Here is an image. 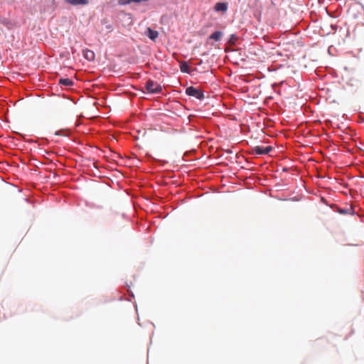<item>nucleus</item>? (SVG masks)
Wrapping results in <instances>:
<instances>
[{
	"label": "nucleus",
	"mask_w": 364,
	"mask_h": 364,
	"mask_svg": "<svg viewBox=\"0 0 364 364\" xmlns=\"http://www.w3.org/2000/svg\"><path fill=\"white\" fill-rule=\"evenodd\" d=\"M241 93L245 95L243 97H242V100H244L245 102L250 105L257 104L256 100L259 97V95H257L255 92H252L253 95L250 96V95L247 94V92Z\"/></svg>",
	"instance_id": "1"
},
{
	"label": "nucleus",
	"mask_w": 364,
	"mask_h": 364,
	"mask_svg": "<svg viewBox=\"0 0 364 364\" xmlns=\"http://www.w3.org/2000/svg\"><path fill=\"white\" fill-rule=\"evenodd\" d=\"M272 150V147L271 146H268L266 147L256 146L253 148V152L257 155L267 154Z\"/></svg>",
	"instance_id": "2"
},
{
	"label": "nucleus",
	"mask_w": 364,
	"mask_h": 364,
	"mask_svg": "<svg viewBox=\"0 0 364 364\" xmlns=\"http://www.w3.org/2000/svg\"><path fill=\"white\" fill-rule=\"evenodd\" d=\"M228 3L218 2L215 4L214 9L216 11L225 12L228 10Z\"/></svg>",
	"instance_id": "3"
},
{
	"label": "nucleus",
	"mask_w": 364,
	"mask_h": 364,
	"mask_svg": "<svg viewBox=\"0 0 364 364\" xmlns=\"http://www.w3.org/2000/svg\"><path fill=\"white\" fill-rule=\"evenodd\" d=\"M146 36L152 41H155L159 36V32L151 28H148L146 32Z\"/></svg>",
	"instance_id": "4"
},
{
	"label": "nucleus",
	"mask_w": 364,
	"mask_h": 364,
	"mask_svg": "<svg viewBox=\"0 0 364 364\" xmlns=\"http://www.w3.org/2000/svg\"><path fill=\"white\" fill-rule=\"evenodd\" d=\"M67 3L73 5H87L89 3L88 0H65Z\"/></svg>",
	"instance_id": "5"
},
{
	"label": "nucleus",
	"mask_w": 364,
	"mask_h": 364,
	"mask_svg": "<svg viewBox=\"0 0 364 364\" xmlns=\"http://www.w3.org/2000/svg\"><path fill=\"white\" fill-rule=\"evenodd\" d=\"M223 33L220 31H216L213 32L210 36V39H213L215 41H220L222 38Z\"/></svg>",
	"instance_id": "6"
},
{
	"label": "nucleus",
	"mask_w": 364,
	"mask_h": 364,
	"mask_svg": "<svg viewBox=\"0 0 364 364\" xmlns=\"http://www.w3.org/2000/svg\"><path fill=\"white\" fill-rule=\"evenodd\" d=\"M84 57L87 60L92 61L95 59V53L90 50H84Z\"/></svg>",
	"instance_id": "7"
},
{
	"label": "nucleus",
	"mask_w": 364,
	"mask_h": 364,
	"mask_svg": "<svg viewBox=\"0 0 364 364\" xmlns=\"http://www.w3.org/2000/svg\"><path fill=\"white\" fill-rule=\"evenodd\" d=\"M59 84L61 85L69 87V86L73 85V82L72 80H70L69 78H61L59 80Z\"/></svg>",
	"instance_id": "8"
},
{
	"label": "nucleus",
	"mask_w": 364,
	"mask_h": 364,
	"mask_svg": "<svg viewBox=\"0 0 364 364\" xmlns=\"http://www.w3.org/2000/svg\"><path fill=\"white\" fill-rule=\"evenodd\" d=\"M148 0H118V4L119 5H127L129 4L131 2H135V3H140L141 1H147Z\"/></svg>",
	"instance_id": "9"
},
{
	"label": "nucleus",
	"mask_w": 364,
	"mask_h": 364,
	"mask_svg": "<svg viewBox=\"0 0 364 364\" xmlns=\"http://www.w3.org/2000/svg\"><path fill=\"white\" fill-rule=\"evenodd\" d=\"M188 95L196 97L199 100H203L205 98L203 92H186Z\"/></svg>",
	"instance_id": "10"
},
{
	"label": "nucleus",
	"mask_w": 364,
	"mask_h": 364,
	"mask_svg": "<svg viewBox=\"0 0 364 364\" xmlns=\"http://www.w3.org/2000/svg\"><path fill=\"white\" fill-rule=\"evenodd\" d=\"M338 212L341 214H350V215H353V213H354V211H353V209L352 207L345 208H339L338 209Z\"/></svg>",
	"instance_id": "11"
},
{
	"label": "nucleus",
	"mask_w": 364,
	"mask_h": 364,
	"mask_svg": "<svg viewBox=\"0 0 364 364\" xmlns=\"http://www.w3.org/2000/svg\"><path fill=\"white\" fill-rule=\"evenodd\" d=\"M181 72L188 73L190 72V67L187 62H182L180 65Z\"/></svg>",
	"instance_id": "12"
},
{
	"label": "nucleus",
	"mask_w": 364,
	"mask_h": 364,
	"mask_svg": "<svg viewBox=\"0 0 364 364\" xmlns=\"http://www.w3.org/2000/svg\"><path fill=\"white\" fill-rule=\"evenodd\" d=\"M153 86H154V82L152 81H148L146 85V91H161V88H159V87L153 88Z\"/></svg>",
	"instance_id": "13"
},
{
	"label": "nucleus",
	"mask_w": 364,
	"mask_h": 364,
	"mask_svg": "<svg viewBox=\"0 0 364 364\" xmlns=\"http://www.w3.org/2000/svg\"><path fill=\"white\" fill-rule=\"evenodd\" d=\"M161 130L162 132H166L167 134H168L171 136H174L178 133V130L176 129H173V128H170L168 130H166L165 129L161 128Z\"/></svg>",
	"instance_id": "14"
},
{
	"label": "nucleus",
	"mask_w": 364,
	"mask_h": 364,
	"mask_svg": "<svg viewBox=\"0 0 364 364\" xmlns=\"http://www.w3.org/2000/svg\"><path fill=\"white\" fill-rule=\"evenodd\" d=\"M186 91L190 92V91H201V90L198 88H196V87L191 86V87H188L186 89Z\"/></svg>",
	"instance_id": "15"
},
{
	"label": "nucleus",
	"mask_w": 364,
	"mask_h": 364,
	"mask_svg": "<svg viewBox=\"0 0 364 364\" xmlns=\"http://www.w3.org/2000/svg\"><path fill=\"white\" fill-rule=\"evenodd\" d=\"M106 28H107V29L110 30V29H112V26L110 24H109V25L106 26Z\"/></svg>",
	"instance_id": "16"
},
{
	"label": "nucleus",
	"mask_w": 364,
	"mask_h": 364,
	"mask_svg": "<svg viewBox=\"0 0 364 364\" xmlns=\"http://www.w3.org/2000/svg\"><path fill=\"white\" fill-rule=\"evenodd\" d=\"M235 34H232V35L231 36V40H232V39H234V38H235Z\"/></svg>",
	"instance_id": "17"
},
{
	"label": "nucleus",
	"mask_w": 364,
	"mask_h": 364,
	"mask_svg": "<svg viewBox=\"0 0 364 364\" xmlns=\"http://www.w3.org/2000/svg\"><path fill=\"white\" fill-rule=\"evenodd\" d=\"M146 93H147V94H151L152 92H146Z\"/></svg>",
	"instance_id": "18"
}]
</instances>
